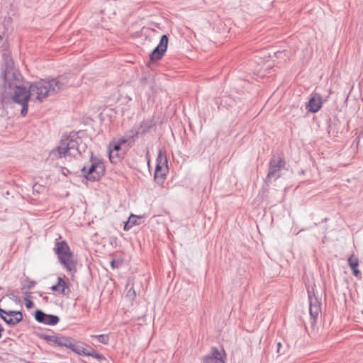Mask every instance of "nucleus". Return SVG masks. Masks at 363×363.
<instances>
[{"label":"nucleus","mask_w":363,"mask_h":363,"mask_svg":"<svg viewBox=\"0 0 363 363\" xmlns=\"http://www.w3.org/2000/svg\"><path fill=\"white\" fill-rule=\"evenodd\" d=\"M67 84L66 79L60 76L48 80L40 79L32 83L28 89L26 87V94L22 97L20 104L21 106V115L22 116L27 115L28 101L32 96H35V99L41 102L48 96L55 94L62 90Z\"/></svg>","instance_id":"nucleus-1"},{"label":"nucleus","mask_w":363,"mask_h":363,"mask_svg":"<svg viewBox=\"0 0 363 363\" xmlns=\"http://www.w3.org/2000/svg\"><path fill=\"white\" fill-rule=\"evenodd\" d=\"M3 79V88L7 90L13 91L10 98L2 96L1 102L2 104H6L9 101L20 105L21 99L26 94V86L22 84L23 77L21 74L16 70L9 62L5 67L1 74Z\"/></svg>","instance_id":"nucleus-2"},{"label":"nucleus","mask_w":363,"mask_h":363,"mask_svg":"<svg viewBox=\"0 0 363 363\" xmlns=\"http://www.w3.org/2000/svg\"><path fill=\"white\" fill-rule=\"evenodd\" d=\"M86 145L82 144V140L77 133L71 132L64 134L59 145L50 152L52 160H58L67 156L76 157L85 151Z\"/></svg>","instance_id":"nucleus-3"},{"label":"nucleus","mask_w":363,"mask_h":363,"mask_svg":"<svg viewBox=\"0 0 363 363\" xmlns=\"http://www.w3.org/2000/svg\"><path fill=\"white\" fill-rule=\"evenodd\" d=\"M138 135L139 132L132 128L124 137L110 143L108 151L110 161L112 163H116L119 161L121 158L119 152L123 150L122 155H124L125 151L134 145Z\"/></svg>","instance_id":"nucleus-4"},{"label":"nucleus","mask_w":363,"mask_h":363,"mask_svg":"<svg viewBox=\"0 0 363 363\" xmlns=\"http://www.w3.org/2000/svg\"><path fill=\"white\" fill-rule=\"evenodd\" d=\"M54 251L57 255L60 263L67 272L72 274L77 272L73 253L66 241H56Z\"/></svg>","instance_id":"nucleus-5"},{"label":"nucleus","mask_w":363,"mask_h":363,"mask_svg":"<svg viewBox=\"0 0 363 363\" xmlns=\"http://www.w3.org/2000/svg\"><path fill=\"white\" fill-rule=\"evenodd\" d=\"M105 167L101 161L93 156L91 153L89 164L84 165L82 169V176L89 181H98L104 174Z\"/></svg>","instance_id":"nucleus-6"},{"label":"nucleus","mask_w":363,"mask_h":363,"mask_svg":"<svg viewBox=\"0 0 363 363\" xmlns=\"http://www.w3.org/2000/svg\"><path fill=\"white\" fill-rule=\"evenodd\" d=\"M286 162L281 155H274L269 162V170L264 179L269 183L272 180H277L281 177V170L284 168Z\"/></svg>","instance_id":"nucleus-7"},{"label":"nucleus","mask_w":363,"mask_h":363,"mask_svg":"<svg viewBox=\"0 0 363 363\" xmlns=\"http://www.w3.org/2000/svg\"><path fill=\"white\" fill-rule=\"evenodd\" d=\"M309 300V314L311 319V324L316 323L318 315L321 311V303L315 294L308 290Z\"/></svg>","instance_id":"nucleus-8"},{"label":"nucleus","mask_w":363,"mask_h":363,"mask_svg":"<svg viewBox=\"0 0 363 363\" xmlns=\"http://www.w3.org/2000/svg\"><path fill=\"white\" fill-rule=\"evenodd\" d=\"M169 38L167 35H162L157 46L150 54V60L158 61L164 56L168 45Z\"/></svg>","instance_id":"nucleus-9"},{"label":"nucleus","mask_w":363,"mask_h":363,"mask_svg":"<svg viewBox=\"0 0 363 363\" xmlns=\"http://www.w3.org/2000/svg\"><path fill=\"white\" fill-rule=\"evenodd\" d=\"M34 317L38 323L49 325H55L60 321L57 315L47 314L40 309L35 311Z\"/></svg>","instance_id":"nucleus-10"},{"label":"nucleus","mask_w":363,"mask_h":363,"mask_svg":"<svg viewBox=\"0 0 363 363\" xmlns=\"http://www.w3.org/2000/svg\"><path fill=\"white\" fill-rule=\"evenodd\" d=\"M41 338L47 342H53L58 346H62L67 348L71 347L72 339L67 337L43 334L41 335Z\"/></svg>","instance_id":"nucleus-11"},{"label":"nucleus","mask_w":363,"mask_h":363,"mask_svg":"<svg viewBox=\"0 0 363 363\" xmlns=\"http://www.w3.org/2000/svg\"><path fill=\"white\" fill-rule=\"evenodd\" d=\"M225 353L221 354L216 347H213L211 352L203 357V363H225Z\"/></svg>","instance_id":"nucleus-12"},{"label":"nucleus","mask_w":363,"mask_h":363,"mask_svg":"<svg viewBox=\"0 0 363 363\" xmlns=\"http://www.w3.org/2000/svg\"><path fill=\"white\" fill-rule=\"evenodd\" d=\"M52 291H60L61 294L68 295L70 292V288L67 283L60 277H57V282L51 287Z\"/></svg>","instance_id":"nucleus-13"},{"label":"nucleus","mask_w":363,"mask_h":363,"mask_svg":"<svg viewBox=\"0 0 363 363\" xmlns=\"http://www.w3.org/2000/svg\"><path fill=\"white\" fill-rule=\"evenodd\" d=\"M168 172L169 167H161V166L155 167V179L157 183L162 184Z\"/></svg>","instance_id":"nucleus-14"},{"label":"nucleus","mask_w":363,"mask_h":363,"mask_svg":"<svg viewBox=\"0 0 363 363\" xmlns=\"http://www.w3.org/2000/svg\"><path fill=\"white\" fill-rule=\"evenodd\" d=\"M348 264L349 266L350 267L352 271V274H354V277H358L359 276L361 275V272L358 269V266H359V259L357 256H355L354 255H352L349 258H348Z\"/></svg>","instance_id":"nucleus-15"},{"label":"nucleus","mask_w":363,"mask_h":363,"mask_svg":"<svg viewBox=\"0 0 363 363\" xmlns=\"http://www.w3.org/2000/svg\"><path fill=\"white\" fill-rule=\"evenodd\" d=\"M69 349H71L73 352L75 353L82 355V356H86L90 357L91 354V347H89V349L85 348L82 345H77L71 342V347H69Z\"/></svg>","instance_id":"nucleus-16"},{"label":"nucleus","mask_w":363,"mask_h":363,"mask_svg":"<svg viewBox=\"0 0 363 363\" xmlns=\"http://www.w3.org/2000/svg\"><path fill=\"white\" fill-rule=\"evenodd\" d=\"M322 106V101L320 99H316L314 97H311L306 106L308 110L311 113L318 112Z\"/></svg>","instance_id":"nucleus-17"},{"label":"nucleus","mask_w":363,"mask_h":363,"mask_svg":"<svg viewBox=\"0 0 363 363\" xmlns=\"http://www.w3.org/2000/svg\"><path fill=\"white\" fill-rule=\"evenodd\" d=\"M161 166V167H168V161L166 151L160 149L158 155L156 159V167Z\"/></svg>","instance_id":"nucleus-18"},{"label":"nucleus","mask_w":363,"mask_h":363,"mask_svg":"<svg viewBox=\"0 0 363 363\" xmlns=\"http://www.w3.org/2000/svg\"><path fill=\"white\" fill-rule=\"evenodd\" d=\"M152 125H153L152 121L147 120V121H142V123H140V130H138L135 128H133L137 130L139 132V134L141 133V134L144 135V134L147 133L150 130V128L152 127Z\"/></svg>","instance_id":"nucleus-19"},{"label":"nucleus","mask_w":363,"mask_h":363,"mask_svg":"<svg viewBox=\"0 0 363 363\" xmlns=\"http://www.w3.org/2000/svg\"><path fill=\"white\" fill-rule=\"evenodd\" d=\"M140 218V217H138L134 215H131L128 220L125 223L123 229L124 230H128L131 228H133L135 225H139V223H138V219Z\"/></svg>","instance_id":"nucleus-20"},{"label":"nucleus","mask_w":363,"mask_h":363,"mask_svg":"<svg viewBox=\"0 0 363 363\" xmlns=\"http://www.w3.org/2000/svg\"><path fill=\"white\" fill-rule=\"evenodd\" d=\"M1 314H5L7 316L13 318H20L21 321H22L23 318V313L21 311H6L0 308V315Z\"/></svg>","instance_id":"nucleus-21"},{"label":"nucleus","mask_w":363,"mask_h":363,"mask_svg":"<svg viewBox=\"0 0 363 363\" xmlns=\"http://www.w3.org/2000/svg\"><path fill=\"white\" fill-rule=\"evenodd\" d=\"M0 317L9 325H15L21 322L20 318H13L5 314L0 315Z\"/></svg>","instance_id":"nucleus-22"},{"label":"nucleus","mask_w":363,"mask_h":363,"mask_svg":"<svg viewBox=\"0 0 363 363\" xmlns=\"http://www.w3.org/2000/svg\"><path fill=\"white\" fill-rule=\"evenodd\" d=\"M91 337L96 338L98 341L104 345H108L109 342V336L107 334L91 335Z\"/></svg>","instance_id":"nucleus-23"},{"label":"nucleus","mask_w":363,"mask_h":363,"mask_svg":"<svg viewBox=\"0 0 363 363\" xmlns=\"http://www.w3.org/2000/svg\"><path fill=\"white\" fill-rule=\"evenodd\" d=\"M90 357H92L99 360H105L106 361V358L102 354L96 352L93 348L91 349V354Z\"/></svg>","instance_id":"nucleus-24"},{"label":"nucleus","mask_w":363,"mask_h":363,"mask_svg":"<svg viewBox=\"0 0 363 363\" xmlns=\"http://www.w3.org/2000/svg\"><path fill=\"white\" fill-rule=\"evenodd\" d=\"M356 140L357 146L359 148H363V131L359 133Z\"/></svg>","instance_id":"nucleus-25"},{"label":"nucleus","mask_w":363,"mask_h":363,"mask_svg":"<svg viewBox=\"0 0 363 363\" xmlns=\"http://www.w3.org/2000/svg\"><path fill=\"white\" fill-rule=\"evenodd\" d=\"M24 301L26 302L25 304L27 308H31L33 307L34 303L28 297H26Z\"/></svg>","instance_id":"nucleus-26"},{"label":"nucleus","mask_w":363,"mask_h":363,"mask_svg":"<svg viewBox=\"0 0 363 363\" xmlns=\"http://www.w3.org/2000/svg\"><path fill=\"white\" fill-rule=\"evenodd\" d=\"M27 281H28V285L26 286V288L28 289H31L32 288L34 287V286L36 284V282L35 281L30 280L28 278H27Z\"/></svg>","instance_id":"nucleus-27"},{"label":"nucleus","mask_w":363,"mask_h":363,"mask_svg":"<svg viewBox=\"0 0 363 363\" xmlns=\"http://www.w3.org/2000/svg\"><path fill=\"white\" fill-rule=\"evenodd\" d=\"M111 267H112L113 269H115V268H117V267H118V264H116V261L113 259V260L111 262Z\"/></svg>","instance_id":"nucleus-28"},{"label":"nucleus","mask_w":363,"mask_h":363,"mask_svg":"<svg viewBox=\"0 0 363 363\" xmlns=\"http://www.w3.org/2000/svg\"><path fill=\"white\" fill-rule=\"evenodd\" d=\"M277 346V353H280V349L281 347V342H278Z\"/></svg>","instance_id":"nucleus-29"},{"label":"nucleus","mask_w":363,"mask_h":363,"mask_svg":"<svg viewBox=\"0 0 363 363\" xmlns=\"http://www.w3.org/2000/svg\"><path fill=\"white\" fill-rule=\"evenodd\" d=\"M9 297H10V298H11V299H13V300H14L15 298H16V297H17V296H16L15 295V294L13 292V293H11V294H9Z\"/></svg>","instance_id":"nucleus-30"},{"label":"nucleus","mask_w":363,"mask_h":363,"mask_svg":"<svg viewBox=\"0 0 363 363\" xmlns=\"http://www.w3.org/2000/svg\"><path fill=\"white\" fill-rule=\"evenodd\" d=\"M219 101H220V100H219V99H218L216 100V104H218Z\"/></svg>","instance_id":"nucleus-31"},{"label":"nucleus","mask_w":363,"mask_h":363,"mask_svg":"<svg viewBox=\"0 0 363 363\" xmlns=\"http://www.w3.org/2000/svg\"><path fill=\"white\" fill-rule=\"evenodd\" d=\"M2 39V37L0 35V40Z\"/></svg>","instance_id":"nucleus-32"}]
</instances>
